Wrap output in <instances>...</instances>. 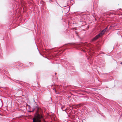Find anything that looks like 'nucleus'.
<instances>
[{"instance_id":"f257e3e1","label":"nucleus","mask_w":122,"mask_h":122,"mask_svg":"<svg viewBox=\"0 0 122 122\" xmlns=\"http://www.w3.org/2000/svg\"><path fill=\"white\" fill-rule=\"evenodd\" d=\"M40 111H41V109L37 108L36 114L33 119V122H41V119H43V116L39 113Z\"/></svg>"},{"instance_id":"f03ea898","label":"nucleus","mask_w":122,"mask_h":122,"mask_svg":"<svg viewBox=\"0 0 122 122\" xmlns=\"http://www.w3.org/2000/svg\"><path fill=\"white\" fill-rule=\"evenodd\" d=\"M107 29V28H106L103 30L100 33L96 36L94 37L92 39L91 41H96L100 37L103 35L104 32L106 31Z\"/></svg>"},{"instance_id":"7ed1b4c3","label":"nucleus","mask_w":122,"mask_h":122,"mask_svg":"<svg viewBox=\"0 0 122 122\" xmlns=\"http://www.w3.org/2000/svg\"><path fill=\"white\" fill-rule=\"evenodd\" d=\"M59 87V86H55V88H54V90H55V92H56V93L58 94L59 93V92L57 91H56V90L58 89V87Z\"/></svg>"},{"instance_id":"20e7f679","label":"nucleus","mask_w":122,"mask_h":122,"mask_svg":"<svg viewBox=\"0 0 122 122\" xmlns=\"http://www.w3.org/2000/svg\"><path fill=\"white\" fill-rule=\"evenodd\" d=\"M82 105V104H79L76 105V106L77 107H79L81 106Z\"/></svg>"},{"instance_id":"39448f33","label":"nucleus","mask_w":122,"mask_h":122,"mask_svg":"<svg viewBox=\"0 0 122 122\" xmlns=\"http://www.w3.org/2000/svg\"><path fill=\"white\" fill-rule=\"evenodd\" d=\"M121 64L122 65V62H121Z\"/></svg>"},{"instance_id":"423d86ee","label":"nucleus","mask_w":122,"mask_h":122,"mask_svg":"<svg viewBox=\"0 0 122 122\" xmlns=\"http://www.w3.org/2000/svg\"><path fill=\"white\" fill-rule=\"evenodd\" d=\"M55 74L56 75V73H55Z\"/></svg>"}]
</instances>
